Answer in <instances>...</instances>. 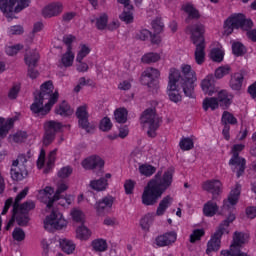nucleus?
<instances>
[{"mask_svg":"<svg viewBox=\"0 0 256 256\" xmlns=\"http://www.w3.org/2000/svg\"><path fill=\"white\" fill-rule=\"evenodd\" d=\"M173 183V169H168L161 177V172L150 180L142 193V204L146 207L157 205V201L161 199L163 192L167 191Z\"/></svg>","mask_w":256,"mask_h":256,"instance_id":"f257e3e1","label":"nucleus"},{"mask_svg":"<svg viewBox=\"0 0 256 256\" xmlns=\"http://www.w3.org/2000/svg\"><path fill=\"white\" fill-rule=\"evenodd\" d=\"M53 81L48 80L40 87V92L35 96L33 104L30 106L32 112L38 117H45L53 108V105L59 101V92L54 91Z\"/></svg>","mask_w":256,"mask_h":256,"instance_id":"f03ea898","label":"nucleus"},{"mask_svg":"<svg viewBox=\"0 0 256 256\" xmlns=\"http://www.w3.org/2000/svg\"><path fill=\"white\" fill-rule=\"evenodd\" d=\"M186 33L195 45L194 59L197 65L205 63V25L201 23L192 24L186 27Z\"/></svg>","mask_w":256,"mask_h":256,"instance_id":"7ed1b4c3","label":"nucleus"},{"mask_svg":"<svg viewBox=\"0 0 256 256\" xmlns=\"http://www.w3.org/2000/svg\"><path fill=\"white\" fill-rule=\"evenodd\" d=\"M185 87L187 86H185L183 84V80H181V72L175 68H171L169 71L168 82V96L170 101H173V103H179L182 99V91L185 93Z\"/></svg>","mask_w":256,"mask_h":256,"instance_id":"20e7f679","label":"nucleus"},{"mask_svg":"<svg viewBox=\"0 0 256 256\" xmlns=\"http://www.w3.org/2000/svg\"><path fill=\"white\" fill-rule=\"evenodd\" d=\"M223 27L224 35H231L235 29H242V31L253 29V21L245 18L241 13L232 14L224 21Z\"/></svg>","mask_w":256,"mask_h":256,"instance_id":"39448f33","label":"nucleus"},{"mask_svg":"<svg viewBox=\"0 0 256 256\" xmlns=\"http://www.w3.org/2000/svg\"><path fill=\"white\" fill-rule=\"evenodd\" d=\"M140 121L143 129H147L148 137L155 139V137H157V129L161 127V118H159L155 109H146L143 112Z\"/></svg>","mask_w":256,"mask_h":256,"instance_id":"423d86ee","label":"nucleus"},{"mask_svg":"<svg viewBox=\"0 0 256 256\" xmlns=\"http://www.w3.org/2000/svg\"><path fill=\"white\" fill-rule=\"evenodd\" d=\"M234 219L235 214H230L228 218L219 225L218 229L207 243V255L213 253V251H219V249H221V237H223L225 233H229L227 229H229V224L233 223Z\"/></svg>","mask_w":256,"mask_h":256,"instance_id":"0eeeda50","label":"nucleus"},{"mask_svg":"<svg viewBox=\"0 0 256 256\" xmlns=\"http://www.w3.org/2000/svg\"><path fill=\"white\" fill-rule=\"evenodd\" d=\"M69 189V186L65 182H61L57 186V190H55L52 187H45V189L39 191V197L42 198V201L46 203V207L48 209H51L53 207V203L55 201H59L61 199V193H65ZM53 193H55L53 195ZM53 195V197H51Z\"/></svg>","mask_w":256,"mask_h":256,"instance_id":"6e6552de","label":"nucleus"},{"mask_svg":"<svg viewBox=\"0 0 256 256\" xmlns=\"http://www.w3.org/2000/svg\"><path fill=\"white\" fill-rule=\"evenodd\" d=\"M182 74H180V81L184 84V95L186 97H193V91L195 89V81H197V74L195 70L191 68L189 64H182L181 66Z\"/></svg>","mask_w":256,"mask_h":256,"instance_id":"1a4fd4ad","label":"nucleus"},{"mask_svg":"<svg viewBox=\"0 0 256 256\" xmlns=\"http://www.w3.org/2000/svg\"><path fill=\"white\" fill-rule=\"evenodd\" d=\"M245 149L243 144H235L232 146L231 153L232 158L229 161V165L232 166V171L236 173L237 177H241L245 173V158L239 157V153Z\"/></svg>","mask_w":256,"mask_h":256,"instance_id":"9d476101","label":"nucleus"},{"mask_svg":"<svg viewBox=\"0 0 256 256\" xmlns=\"http://www.w3.org/2000/svg\"><path fill=\"white\" fill-rule=\"evenodd\" d=\"M67 227V220L63 217V214L59 211H52L44 220V229L53 233V231H59Z\"/></svg>","mask_w":256,"mask_h":256,"instance_id":"9b49d317","label":"nucleus"},{"mask_svg":"<svg viewBox=\"0 0 256 256\" xmlns=\"http://www.w3.org/2000/svg\"><path fill=\"white\" fill-rule=\"evenodd\" d=\"M29 193V188H24L15 198V201L13 203V213L14 215H17V213H24L27 214L29 211H33L35 209V202L33 201H26L22 205H19L21 203L22 199H25L27 197V194Z\"/></svg>","mask_w":256,"mask_h":256,"instance_id":"f8f14e48","label":"nucleus"},{"mask_svg":"<svg viewBox=\"0 0 256 256\" xmlns=\"http://www.w3.org/2000/svg\"><path fill=\"white\" fill-rule=\"evenodd\" d=\"M45 134L43 137V145L49 147L55 141V135L59 133L60 129H63V124L60 122L50 120L44 124Z\"/></svg>","mask_w":256,"mask_h":256,"instance_id":"ddd939ff","label":"nucleus"},{"mask_svg":"<svg viewBox=\"0 0 256 256\" xmlns=\"http://www.w3.org/2000/svg\"><path fill=\"white\" fill-rule=\"evenodd\" d=\"M63 2L61 1H54L48 3L46 6L43 7L41 13L44 19H53V17H59L61 13H63Z\"/></svg>","mask_w":256,"mask_h":256,"instance_id":"4468645a","label":"nucleus"},{"mask_svg":"<svg viewBox=\"0 0 256 256\" xmlns=\"http://www.w3.org/2000/svg\"><path fill=\"white\" fill-rule=\"evenodd\" d=\"M241 195V184L236 183L231 189L227 200H224L223 211H231L234 209L235 204L239 201V196Z\"/></svg>","mask_w":256,"mask_h":256,"instance_id":"2eb2a0df","label":"nucleus"},{"mask_svg":"<svg viewBox=\"0 0 256 256\" xmlns=\"http://www.w3.org/2000/svg\"><path fill=\"white\" fill-rule=\"evenodd\" d=\"M76 117L78 119L79 127L87 131V133L93 129V126L89 123V112L87 111L86 104L77 108Z\"/></svg>","mask_w":256,"mask_h":256,"instance_id":"dca6fc26","label":"nucleus"},{"mask_svg":"<svg viewBox=\"0 0 256 256\" xmlns=\"http://www.w3.org/2000/svg\"><path fill=\"white\" fill-rule=\"evenodd\" d=\"M81 165L83 169H86V171H95V169H98L99 171H101V169L105 167V161L102 160L100 156L92 155L84 159L81 162Z\"/></svg>","mask_w":256,"mask_h":256,"instance_id":"f3484780","label":"nucleus"},{"mask_svg":"<svg viewBox=\"0 0 256 256\" xmlns=\"http://www.w3.org/2000/svg\"><path fill=\"white\" fill-rule=\"evenodd\" d=\"M161 72L153 67H148L141 75L142 85H147V87H153L155 79H159Z\"/></svg>","mask_w":256,"mask_h":256,"instance_id":"a211bd4d","label":"nucleus"},{"mask_svg":"<svg viewBox=\"0 0 256 256\" xmlns=\"http://www.w3.org/2000/svg\"><path fill=\"white\" fill-rule=\"evenodd\" d=\"M202 188L204 191L212 193V199H217V196L221 195V191H223V184L219 180H208L203 183Z\"/></svg>","mask_w":256,"mask_h":256,"instance_id":"6ab92c4d","label":"nucleus"},{"mask_svg":"<svg viewBox=\"0 0 256 256\" xmlns=\"http://www.w3.org/2000/svg\"><path fill=\"white\" fill-rule=\"evenodd\" d=\"M177 241V233L176 232H167L163 235H160L156 238V245L158 247H167L172 243Z\"/></svg>","mask_w":256,"mask_h":256,"instance_id":"aec40b11","label":"nucleus"},{"mask_svg":"<svg viewBox=\"0 0 256 256\" xmlns=\"http://www.w3.org/2000/svg\"><path fill=\"white\" fill-rule=\"evenodd\" d=\"M202 90L204 91L205 95H213L217 93V89H215V76L209 74L206 76L201 83Z\"/></svg>","mask_w":256,"mask_h":256,"instance_id":"412c9836","label":"nucleus"},{"mask_svg":"<svg viewBox=\"0 0 256 256\" xmlns=\"http://www.w3.org/2000/svg\"><path fill=\"white\" fill-rule=\"evenodd\" d=\"M11 179L13 181H23L28 175L29 171H27V167H19V166H13L10 170Z\"/></svg>","mask_w":256,"mask_h":256,"instance_id":"4be33fe9","label":"nucleus"},{"mask_svg":"<svg viewBox=\"0 0 256 256\" xmlns=\"http://www.w3.org/2000/svg\"><path fill=\"white\" fill-rule=\"evenodd\" d=\"M14 123H15V120L13 118H10L6 122L2 118H0V147H1V139H5V137H7L9 131L13 129Z\"/></svg>","mask_w":256,"mask_h":256,"instance_id":"5701e85b","label":"nucleus"},{"mask_svg":"<svg viewBox=\"0 0 256 256\" xmlns=\"http://www.w3.org/2000/svg\"><path fill=\"white\" fill-rule=\"evenodd\" d=\"M243 79L244 76L241 72L234 73L230 79L231 89H233L234 91H241V87H243Z\"/></svg>","mask_w":256,"mask_h":256,"instance_id":"b1692460","label":"nucleus"},{"mask_svg":"<svg viewBox=\"0 0 256 256\" xmlns=\"http://www.w3.org/2000/svg\"><path fill=\"white\" fill-rule=\"evenodd\" d=\"M171 203H173V198L171 196L164 197L158 205V208L156 210V215L158 217L165 215V212L167 211V209H169Z\"/></svg>","mask_w":256,"mask_h":256,"instance_id":"393cba45","label":"nucleus"},{"mask_svg":"<svg viewBox=\"0 0 256 256\" xmlns=\"http://www.w3.org/2000/svg\"><path fill=\"white\" fill-rule=\"evenodd\" d=\"M110 207H113V197L107 196L104 197L102 200L96 203L95 209L97 213H103L105 209H110Z\"/></svg>","mask_w":256,"mask_h":256,"instance_id":"a878e982","label":"nucleus"},{"mask_svg":"<svg viewBox=\"0 0 256 256\" xmlns=\"http://www.w3.org/2000/svg\"><path fill=\"white\" fill-rule=\"evenodd\" d=\"M245 234L243 232H235L233 236V242L231 244L232 249L241 251V247L246 243Z\"/></svg>","mask_w":256,"mask_h":256,"instance_id":"bb28decb","label":"nucleus"},{"mask_svg":"<svg viewBox=\"0 0 256 256\" xmlns=\"http://www.w3.org/2000/svg\"><path fill=\"white\" fill-rule=\"evenodd\" d=\"M217 211H219V206H217V202L210 200L206 204H204L203 213L206 217H213L214 215H217Z\"/></svg>","mask_w":256,"mask_h":256,"instance_id":"cd10ccee","label":"nucleus"},{"mask_svg":"<svg viewBox=\"0 0 256 256\" xmlns=\"http://www.w3.org/2000/svg\"><path fill=\"white\" fill-rule=\"evenodd\" d=\"M73 47L69 46L67 48L66 53L62 55L61 63L64 67H71L73 65V61H75V54L73 53Z\"/></svg>","mask_w":256,"mask_h":256,"instance_id":"c85d7f7f","label":"nucleus"},{"mask_svg":"<svg viewBox=\"0 0 256 256\" xmlns=\"http://www.w3.org/2000/svg\"><path fill=\"white\" fill-rule=\"evenodd\" d=\"M55 113L56 115H61V117H69V115H73V109L67 102L63 101L55 108Z\"/></svg>","mask_w":256,"mask_h":256,"instance_id":"c756f323","label":"nucleus"},{"mask_svg":"<svg viewBox=\"0 0 256 256\" xmlns=\"http://www.w3.org/2000/svg\"><path fill=\"white\" fill-rule=\"evenodd\" d=\"M216 99H217L218 105H220V107L227 108L228 106L231 105V97L229 96V93L227 92V90L219 91L218 97Z\"/></svg>","mask_w":256,"mask_h":256,"instance_id":"7c9ffc66","label":"nucleus"},{"mask_svg":"<svg viewBox=\"0 0 256 256\" xmlns=\"http://www.w3.org/2000/svg\"><path fill=\"white\" fill-rule=\"evenodd\" d=\"M185 13H187L188 18L186 19V22L189 23L191 19H201V14L199 13V10H197L193 5L187 4L183 7Z\"/></svg>","mask_w":256,"mask_h":256,"instance_id":"2f4dec72","label":"nucleus"},{"mask_svg":"<svg viewBox=\"0 0 256 256\" xmlns=\"http://www.w3.org/2000/svg\"><path fill=\"white\" fill-rule=\"evenodd\" d=\"M39 61V52L33 50L25 55V63L28 67H37Z\"/></svg>","mask_w":256,"mask_h":256,"instance_id":"473e14b6","label":"nucleus"},{"mask_svg":"<svg viewBox=\"0 0 256 256\" xmlns=\"http://www.w3.org/2000/svg\"><path fill=\"white\" fill-rule=\"evenodd\" d=\"M15 3H17V0H0V11L2 13L15 12Z\"/></svg>","mask_w":256,"mask_h":256,"instance_id":"72a5a7b5","label":"nucleus"},{"mask_svg":"<svg viewBox=\"0 0 256 256\" xmlns=\"http://www.w3.org/2000/svg\"><path fill=\"white\" fill-rule=\"evenodd\" d=\"M141 61L146 65L157 63V61H161V55L159 53L149 52L142 56Z\"/></svg>","mask_w":256,"mask_h":256,"instance_id":"f704fd0d","label":"nucleus"},{"mask_svg":"<svg viewBox=\"0 0 256 256\" xmlns=\"http://www.w3.org/2000/svg\"><path fill=\"white\" fill-rule=\"evenodd\" d=\"M202 107L204 111H209V109L215 111V109L219 107V101H217V98L215 97L205 98L203 100Z\"/></svg>","mask_w":256,"mask_h":256,"instance_id":"c9c22d12","label":"nucleus"},{"mask_svg":"<svg viewBox=\"0 0 256 256\" xmlns=\"http://www.w3.org/2000/svg\"><path fill=\"white\" fill-rule=\"evenodd\" d=\"M107 185L108 183L105 178L90 181V187L91 189H94V191H105L107 189Z\"/></svg>","mask_w":256,"mask_h":256,"instance_id":"e433bc0d","label":"nucleus"},{"mask_svg":"<svg viewBox=\"0 0 256 256\" xmlns=\"http://www.w3.org/2000/svg\"><path fill=\"white\" fill-rule=\"evenodd\" d=\"M60 246L62 248V251L64 253H67V255H71L73 251H75V243L69 239H62L60 240Z\"/></svg>","mask_w":256,"mask_h":256,"instance_id":"4c0bfd02","label":"nucleus"},{"mask_svg":"<svg viewBox=\"0 0 256 256\" xmlns=\"http://www.w3.org/2000/svg\"><path fill=\"white\" fill-rule=\"evenodd\" d=\"M76 237L77 239H80L81 241H87L89 237H91V230L85 226H80L76 230Z\"/></svg>","mask_w":256,"mask_h":256,"instance_id":"58836bf2","label":"nucleus"},{"mask_svg":"<svg viewBox=\"0 0 256 256\" xmlns=\"http://www.w3.org/2000/svg\"><path fill=\"white\" fill-rule=\"evenodd\" d=\"M138 170L140 174L144 175V177H151V175L157 171V168L149 164H142L139 166Z\"/></svg>","mask_w":256,"mask_h":256,"instance_id":"ea45409f","label":"nucleus"},{"mask_svg":"<svg viewBox=\"0 0 256 256\" xmlns=\"http://www.w3.org/2000/svg\"><path fill=\"white\" fill-rule=\"evenodd\" d=\"M127 109L119 108L114 112V117L117 123H127Z\"/></svg>","mask_w":256,"mask_h":256,"instance_id":"a19ab883","label":"nucleus"},{"mask_svg":"<svg viewBox=\"0 0 256 256\" xmlns=\"http://www.w3.org/2000/svg\"><path fill=\"white\" fill-rule=\"evenodd\" d=\"M56 157H57V149H54L48 155V160L46 163V168L44 169V173H49V171L53 169V165L55 164Z\"/></svg>","mask_w":256,"mask_h":256,"instance_id":"79ce46f5","label":"nucleus"},{"mask_svg":"<svg viewBox=\"0 0 256 256\" xmlns=\"http://www.w3.org/2000/svg\"><path fill=\"white\" fill-rule=\"evenodd\" d=\"M92 247L94 251L103 253V251H107V241L103 239H96L92 242Z\"/></svg>","mask_w":256,"mask_h":256,"instance_id":"37998d69","label":"nucleus"},{"mask_svg":"<svg viewBox=\"0 0 256 256\" xmlns=\"http://www.w3.org/2000/svg\"><path fill=\"white\" fill-rule=\"evenodd\" d=\"M89 53H91V48H89L85 44H81L80 50L78 51V54L76 56L77 63H81V61H83V58L87 57V55H89Z\"/></svg>","mask_w":256,"mask_h":256,"instance_id":"c03bdc74","label":"nucleus"},{"mask_svg":"<svg viewBox=\"0 0 256 256\" xmlns=\"http://www.w3.org/2000/svg\"><path fill=\"white\" fill-rule=\"evenodd\" d=\"M222 123L223 125H237V118H235V116H233V114H231L228 111H225L222 115Z\"/></svg>","mask_w":256,"mask_h":256,"instance_id":"a18cd8bd","label":"nucleus"},{"mask_svg":"<svg viewBox=\"0 0 256 256\" xmlns=\"http://www.w3.org/2000/svg\"><path fill=\"white\" fill-rule=\"evenodd\" d=\"M225 54L223 53V50L219 48H213L210 52V58L212 61H215L216 63H221L223 61V57Z\"/></svg>","mask_w":256,"mask_h":256,"instance_id":"49530a36","label":"nucleus"},{"mask_svg":"<svg viewBox=\"0 0 256 256\" xmlns=\"http://www.w3.org/2000/svg\"><path fill=\"white\" fill-rule=\"evenodd\" d=\"M229 73H231V66H220L215 70V77L216 79H223V77H225V75H229Z\"/></svg>","mask_w":256,"mask_h":256,"instance_id":"de8ad7c7","label":"nucleus"},{"mask_svg":"<svg viewBox=\"0 0 256 256\" xmlns=\"http://www.w3.org/2000/svg\"><path fill=\"white\" fill-rule=\"evenodd\" d=\"M71 217L76 223H85V214H83V211H81L80 209H72Z\"/></svg>","mask_w":256,"mask_h":256,"instance_id":"09e8293b","label":"nucleus"},{"mask_svg":"<svg viewBox=\"0 0 256 256\" xmlns=\"http://www.w3.org/2000/svg\"><path fill=\"white\" fill-rule=\"evenodd\" d=\"M220 256H248V255L246 253L241 252V250L233 248V246L230 245V249L222 250L220 252Z\"/></svg>","mask_w":256,"mask_h":256,"instance_id":"8fccbe9b","label":"nucleus"},{"mask_svg":"<svg viewBox=\"0 0 256 256\" xmlns=\"http://www.w3.org/2000/svg\"><path fill=\"white\" fill-rule=\"evenodd\" d=\"M109 21V16L107 14H101L97 19H96V27L100 31H103L107 27V23Z\"/></svg>","mask_w":256,"mask_h":256,"instance_id":"3c124183","label":"nucleus"},{"mask_svg":"<svg viewBox=\"0 0 256 256\" xmlns=\"http://www.w3.org/2000/svg\"><path fill=\"white\" fill-rule=\"evenodd\" d=\"M232 51L234 53V55H236L237 57H241V55H245V46L240 43V42H234L232 44Z\"/></svg>","mask_w":256,"mask_h":256,"instance_id":"603ef678","label":"nucleus"},{"mask_svg":"<svg viewBox=\"0 0 256 256\" xmlns=\"http://www.w3.org/2000/svg\"><path fill=\"white\" fill-rule=\"evenodd\" d=\"M180 149L182 151H191L193 149V140L191 138H183L179 143Z\"/></svg>","mask_w":256,"mask_h":256,"instance_id":"864d4df0","label":"nucleus"},{"mask_svg":"<svg viewBox=\"0 0 256 256\" xmlns=\"http://www.w3.org/2000/svg\"><path fill=\"white\" fill-rule=\"evenodd\" d=\"M205 236V230L196 229L190 235V243H196V241H201V237Z\"/></svg>","mask_w":256,"mask_h":256,"instance_id":"5fc2aeb1","label":"nucleus"},{"mask_svg":"<svg viewBox=\"0 0 256 256\" xmlns=\"http://www.w3.org/2000/svg\"><path fill=\"white\" fill-rule=\"evenodd\" d=\"M72 174H73V168L71 166L62 167L58 171V177L60 179H67V177H71Z\"/></svg>","mask_w":256,"mask_h":256,"instance_id":"6e6d98bb","label":"nucleus"},{"mask_svg":"<svg viewBox=\"0 0 256 256\" xmlns=\"http://www.w3.org/2000/svg\"><path fill=\"white\" fill-rule=\"evenodd\" d=\"M119 19H121L124 23L129 25L130 23H133V12H131V10H124L120 14Z\"/></svg>","mask_w":256,"mask_h":256,"instance_id":"4d7b16f0","label":"nucleus"},{"mask_svg":"<svg viewBox=\"0 0 256 256\" xmlns=\"http://www.w3.org/2000/svg\"><path fill=\"white\" fill-rule=\"evenodd\" d=\"M100 130L107 132V131H111V129L113 128V123H111V119H109V117H104L101 121H100Z\"/></svg>","mask_w":256,"mask_h":256,"instance_id":"13d9d810","label":"nucleus"},{"mask_svg":"<svg viewBox=\"0 0 256 256\" xmlns=\"http://www.w3.org/2000/svg\"><path fill=\"white\" fill-rule=\"evenodd\" d=\"M16 223L20 227H27V224L29 223V216L20 212V214L16 216Z\"/></svg>","mask_w":256,"mask_h":256,"instance_id":"bf43d9fd","label":"nucleus"},{"mask_svg":"<svg viewBox=\"0 0 256 256\" xmlns=\"http://www.w3.org/2000/svg\"><path fill=\"white\" fill-rule=\"evenodd\" d=\"M25 163H27V156H25L24 154H20L18 158L13 161L12 165L13 167H20L21 169H23V167H27L25 166Z\"/></svg>","mask_w":256,"mask_h":256,"instance_id":"052dcab7","label":"nucleus"},{"mask_svg":"<svg viewBox=\"0 0 256 256\" xmlns=\"http://www.w3.org/2000/svg\"><path fill=\"white\" fill-rule=\"evenodd\" d=\"M12 237L15 241H24L25 240V231L21 228H15Z\"/></svg>","mask_w":256,"mask_h":256,"instance_id":"680f3d73","label":"nucleus"},{"mask_svg":"<svg viewBox=\"0 0 256 256\" xmlns=\"http://www.w3.org/2000/svg\"><path fill=\"white\" fill-rule=\"evenodd\" d=\"M19 91H21V86L19 84H14L8 92V98L17 99V95H19Z\"/></svg>","mask_w":256,"mask_h":256,"instance_id":"e2e57ef3","label":"nucleus"},{"mask_svg":"<svg viewBox=\"0 0 256 256\" xmlns=\"http://www.w3.org/2000/svg\"><path fill=\"white\" fill-rule=\"evenodd\" d=\"M165 25L161 21V18H156L152 21V28L154 29L155 33H161Z\"/></svg>","mask_w":256,"mask_h":256,"instance_id":"0e129e2a","label":"nucleus"},{"mask_svg":"<svg viewBox=\"0 0 256 256\" xmlns=\"http://www.w3.org/2000/svg\"><path fill=\"white\" fill-rule=\"evenodd\" d=\"M21 49H23V46L20 44H17L14 46H8L6 47V53L7 55H10L11 57H13V55H17V53H19Z\"/></svg>","mask_w":256,"mask_h":256,"instance_id":"69168bd1","label":"nucleus"},{"mask_svg":"<svg viewBox=\"0 0 256 256\" xmlns=\"http://www.w3.org/2000/svg\"><path fill=\"white\" fill-rule=\"evenodd\" d=\"M151 37V31L147 29H142L136 34V39H140V41H147Z\"/></svg>","mask_w":256,"mask_h":256,"instance_id":"338daca9","label":"nucleus"},{"mask_svg":"<svg viewBox=\"0 0 256 256\" xmlns=\"http://www.w3.org/2000/svg\"><path fill=\"white\" fill-rule=\"evenodd\" d=\"M27 139V132L19 131L13 135V141L15 143H23Z\"/></svg>","mask_w":256,"mask_h":256,"instance_id":"774afa93","label":"nucleus"}]
</instances>
